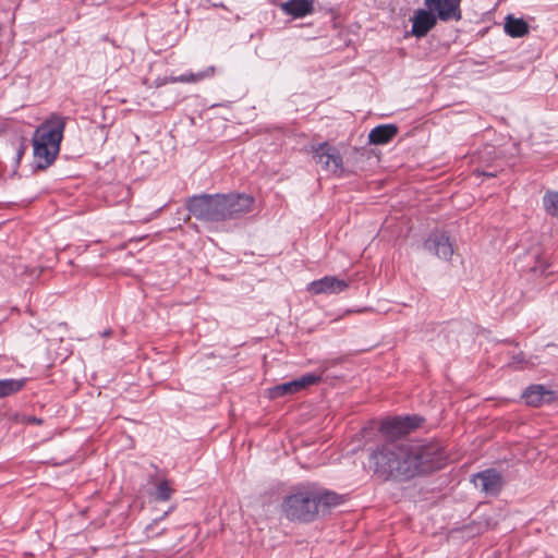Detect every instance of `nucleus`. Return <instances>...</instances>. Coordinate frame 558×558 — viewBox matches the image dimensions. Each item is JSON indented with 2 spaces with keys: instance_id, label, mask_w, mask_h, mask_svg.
<instances>
[{
  "instance_id": "4468645a",
  "label": "nucleus",
  "mask_w": 558,
  "mask_h": 558,
  "mask_svg": "<svg viewBox=\"0 0 558 558\" xmlns=\"http://www.w3.org/2000/svg\"><path fill=\"white\" fill-rule=\"evenodd\" d=\"M522 398L527 405L539 407L550 402L553 391L546 389L543 385H531L523 391Z\"/></svg>"
},
{
  "instance_id": "4be33fe9",
  "label": "nucleus",
  "mask_w": 558,
  "mask_h": 558,
  "mask_svg": "<svg viewBox=\"0 0 558 558\" xmlns=\"http://www.w3.org/2000/svg\"><path fill=\"white\" fill-rule=\"evenodd\" d=\"M172 488L170 487V484L168 481H161L158 485H157V490H156V499L157 500H160V501H167L170 499L171 495H172Z\"/></svg>"
},
{
  "instance_id": "6ab92c4d",
  "label": "nucleus",
  "mask_w": 558,
  "mask_h": 558,
  "mask_svg": "<svg viewBox=\"0 0 558 558\" xmlns=\"http://www.w3.org/2000/svg\"><path fill=\"white\" fill-rule=\"evenodd\" d=\"M505 32L513 38H519L529 33V24L523 19L509 14L505 20Z\"/></svg>"
},
{
  "instance_id": "5701e85b",
  "label": "nucleus",
  "mask_w": 558,
  "mask_h": 558,
  "mask_svg": "<svg viewBox=\"0 0 558 558\" xmlns=\"http://www.w3.org/2000/svg\"><path fill=\"white\" fill-rule=\"evenodd\" d=\"M512 364H517L520 366V368H524L525 367V359H524V354L522 352L515 354L512 356Z\"/></svg>"
},
{
  "instance_id": "f257e3e1",
  "label": "nucleus",
  "mask_w": 558,
  "mask_h": 558,
  "mask_svg": "<svg viewBox=\"0 0 558 558\" xmlns=\"http://www.w3.org/2000/svg\"><path fill=\"white\" fill-rule=\"evenodd\" d=\"M444 465L445 452L436 445L388 440L369 454V468L385 481H408Z\"/></svg>"
},
{
  "instance_id": "f3484780",
  "label": "nucleus",
  "mask_w": 558,
  "mask_h": 558,
  "mask_svg": "<svg viewBox=\"0 0 558 558\" xmlns=\"http://www.w3.org/2000/svg\"><path fill=\"white\" fill-rule=\"evenodd\" d=\"M314 495H315V501L317 505V513H319L320 508L329 509L331 507H336V506L342 504V501H343L342 496L336 494L335 492L317 488L315 485H314Z\"/></svg>"
},
{
  "instance_id": "7ed1b4c3",
  "label": "nucleus",
  "mask_w": 558,
  "mask_h": 558,
  "mask_svg": "<svg viewBox=\"0 0 558 558\" xmlns=\"http://www.w3.org/2000/svg\"><path fill=\"white\" fill-rule=\"evenodd\" d=\"M281 512L291 522H313L318 515L314 484H303L294 487L283 498Z\"/></svg>"
},
{
  "instance_id": "0eeeda50",
  "label": "nucleus",
  "mask_w": 558,
  "mask_h": 558,
  "mask_svg": "<svg viewBox=\"0 0 558 558\" xmlns=\"http://www.w3.org/2000/svg\"><path fill=\"white\" fill-rule=\"evenodd\" d=\"M254 198L246 194H221L223 220L239 219L252 211Z\"/></svg>"
},
{
  "instance_id": "1a4fd4ad",
  "label": "nucleus",
  "mask_w": 558,
  "mask_h": 558,
  "mask_svg": "<svg viewBox=\"0 0 558 558\" xmlns=\"http://www.w3.org/2000/svg\"><path fill=\"white\" fill-rule=\"evenodd\" d=\"M424 5L441 22L462 19L461 0H424Z\"/></svg>"
},
{
  "instance_id": "39448f33",
  "label": "nucleus",
  "mask_w": 558,
  "mask_h": 558,
  "mask_svg": "<svg viewBox=\"0 0 558 558\" xmlns=\"http://www.w3.org/2000/svg\"><path fill=\"white\" fill-rule=\"evenodd\" d=\"M313 159L320 165L323 170L340 175L343 172L342 156L338 148L327 142L312 147Z\"/></svg>"
},
{
  "instance_id": "f03ea898",
  "label": "nucleus",
  "mask_w": 558,
  "mask_h": 558,
  "mask_svg": "<svg viewBox=\"0 0 558 558\" xmlns=\"http://www.w3.org/2000/svg\"><path fill=\"white\" fill-rule=\"evenodd\" d=\"M65 124V117L51 114L36 129L33 135V147L39 168H47L56 159L60 150Z\"/></svg>"
},
{
  "instance_id": "f8f14e48",
  "label": "nucleus",
  "mask_w": 558,
  "mask_h": 558,
  "mask_svg": "<svg viewBox=\"0 0 558 558\" xmlns=\"http://www.w3.org/2000/svg\"><path fill=\"white\" fill-rule=\"evenodd\" d=\"M349 282L335 276H325L318 280L312 281L307 290L313 294H337L345 291Z\"/></svg>"
},
{
  "instance_id": "dca6fc26",
  "label": "nucleus",
  "mask_w": 558,
  "mask_h": 558,
  "mask_svg": "<svg viewBox=\"0 0 558 558\" xmlns=\"http://www.w3.org/2000/svg\"><path fill=\"white\" fill-rule=\"evenodd\" d=\"M398 133L395 124H381L374 128L368 134V142L374 145H384L389 143Z\"/></svg>"
},
{
  "instance_id": "ddd939ff",
  "label": "nucleus",
  "mask_w": 558,
  "mask_h": 558,
  "mask_svg": "<svg viewBox=\"0 0 558 558\" xmlns=\"http://www.w3.org/2000/svg\"><path fill=\"white\" fill-rule=\"evenodd\" d=\"M412 21V29L411 33L417 38H422L432 31L437 21H439L434 13H432L427 8L418 9L414 12Z\"/></svg>"
},
{
  "instance_id": "20e7f679",
  "label": "nucleus",
  "mask_w": 558,
  "mask_h": 558,
  "mask_svg": "<svg viewBox=\"0 0 558 558\" xmlns=\"http://www.w3.org/2000/svg\"><path fill=\"white\" fill-rule=\"evenodd\" d=\"M186 208L197 220L204 222L223 221L221 194L193 195L187 199Z\"/></svg>"
},
{
  "instance_id": "b1692460",
  "label": "nucleus",
  "mask_w": 558,
  "mask_h": 558,
  "mask_svg": "<svg viewBox=\"0 0 558 558\" xmlns=\"http://www.w3.org/2000/svg\"><path fill=\"white\" fill-rule=\"evenodd\" d=\"M476 172L481 175H486V177H495L496 175V171H485V170L480 171L478 169H476Z\"/></svg>"
},
{
  "instance_id": "9b49d317",
  "label": "nucleus",
  "mask_w": 558,
  "mask_h": 558,
  "mask_svg": "<svg viewBox=\"0 0 558 558\" xmlns=\"http://www.w3.org/2000/svg\"><path fill=\"white\" fill-rule=\"evenodd\" d=\"M475 487L488 495H498L502 488V476L493 469L484 470L473 476Z\"/></svg>"
},
{
  "instance_id": "6e6552de",
  "label": "nucleus",
  "mask_w": 558,
  "mask_h": 558,
  "mask_svg": "<svg viewBox=\"0 0 558 558\" xmlns=\"http://www.w3.org/2000/svg\"><path fill=\"white\" fill-rule=\"evenodd\" d=\"M323 374L324 371L318 374L308 373L291 381L275 386L269 390L270 398L276 399L288 395L291 396L310 386L316 385L322 381Z\"/></svg>"
},
{
  "instance_id": "a211bd4d",
  "label": "nucleus",
  "mask_w": 558,
  "mask_h": 558,
  "mask_svg": "<svg viewBox=\"0 0 558 558\" xmlns=\"http://www.w3.org/2000/svg\"><path fill=\"white\" fill-rule=\"evenodd\" d=\"M216 73V68L214 65L207 66L205 70L199 72H189L181 74L179 76H171L168 81L170 83H197L203 80L213 77Z\"/></svg>"
},
{
  "instance_id": "aec40b11",
  "label": "nucleus",
  "mask_w": 558,
  "mask_h": 558,
  "mask_svg": "<svg viewBox=\"0 0 558 558\" xmlns=\"http://www.w3.org/2000/svg\"><path fill=\"white\" fill-rule=\"evenodd\" d=\"M25 379H0V398L8 397L20 391L24 385Z\"/></svg>"
},
{
  "instance_id": "393cba45",
  "label": "nucleus",
  "mask_w": 558,
  "mask_h": 558,
  "mask_svg": "<svg viewBox=\"0 0 558 558\" xmlns=\"http://www.w3.org/2000/svg\"><path fill=\"white\" fill-rule=\"evenodd\" d=\"M493 151H494V147H493V146H487V147L485 148V153H486V154H492Z\"/></svg>"
},
{
  "instance_id": "423d86ee",
  "label": "nucleus",
  "mask_w": 558,
  "mask_h": 558,
  "mask_svg": "<svg viewBox=\"0 0 558 558\" xmlns=\"http://www.w3.org/2000/svg\"><path fill=\"white\" fill-rule=\"evenodd\" d=\"M422 422L423 418L417 415L395 416L383 421L380 433L390 440H395V438L404 436L417 428Z\"/></svg>"
},
{
  "instance_id": "2eb2a0df",
  "label": "nucleus",
  "mask_w": 558,
  "mask_h": 558,
  "mask_svg": "<svg viewBox=\"0 0 558 558\" xmlns=\"http://www.w3.org/2000/svg\"><path fill=\"white\" fill-rule=\"evenodd\" d=\"M281 9L286 14L301 19L314 12V0H288Z\"/></svg>"
},
{
  "instance_id": "412c9836",
  "label": "nucleus",
  "mask_w": 558,
  "mask_h": 558,
  "mask_svg": "<svg viewBox=\"0 0 558 558\" xmlns=\"http://www.w3.org/2000/svg\"><path fill=\"white\" fill-rule=\"evenodd\" d=\"M543 206L548 215L558 218V192L547 191L543 196Z\"/></svg>"
},
{
  "instance_id": "9d476101",
  "label": "nucleus",
  "mask_w": 558,
  "mask_h": 558,
  "mask_svg": "<svg viewBox=\"0 0 558 558\" xmlns=\"http://www.w3.org/2000/svg\"><path fill=\"white\" fill-rule=\"evenodd\" d=\"M424 248L445 260H449L453 254V243L446 232H432L424 242Z\"/></svg>"
}]
</instances>
